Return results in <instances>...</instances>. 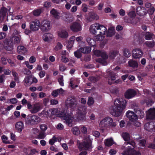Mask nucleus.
Listing matches in <instances>:
<instances>
[{"label":"nucleus","instance_id":"ea45409f","mask_svg":"<svg viewBox=\"0 0 155 155\" xmlns=\"http://www.w3.org/2000/svg\"><path fill=\"white\" fill-rule=\"evenodd\" d=\"M42 114L50 117L52 116L51 109L49 110L45 109L42 112Z\"/></svg>","mask_w":155,"mask_h":155},{"label":"nucleus","instance_id":"2eb2a0df","mask_svg":"<svg viewBox=\"0 0 155 155\" xmlns=\"http://www.w3.org/2000/svg\"><path fill=\"white\" fill-rule=\"evenodd\" d=\"M126 115L131 122H135L138 119V117L136 114L130 110H128L126 112Z\"/></svg>","mask_w":155,"mask_h":155},{"label":"nucleus","instance_id":"de8ad7c7","mask_svg":"<svg viewBox=\"0 0 155 155\" xmlns=\"http://www.w3.org/2000/svg\"><path fill=\"white\" fill-rule=\"evenodd\" d=\"M46 133L44 132H41L39 133L38 135V138L39 139H44L46 137Z\"/></svg>","mask_w":155,"mask_h":155},{"label":"nucleus","instance_id":"0eeeda50","mask_svg":"<svg viewBox=\"0 0 155 155\" xmlns=\"http://www.w3.org/2000/svg\"><path fill=\"white\" fill-rule=\"evenodd\" d=\"M128 143L132 146L133 148L131 146H128L127 148L123 152V155H141V153L139 151H136L134 149L135 146L134 142L132 141L130 143Z\"/></svg>","mask_w":155,"mask_h":155},{"label":"nucleus","instance_id":"09e8293b","mask_svg":"<svg viewBox=\"0 0 155 155\" xmlns=\"http://www.w3.org/2000/svg\"><path fill=\"white\" fill-rule=\"evenodd\" d=\"M155 9L153 7H152L150 8L147 12L150 15H152L154 12L155 11Z\"/></svg>","mask_w":155,"mask_h":155},{"label":"nucleus","instance_id":"72a5a7b5","mask_svg":"<svg viewBox=\"0 0 155 155\" xmlns=\"http://www.w3.org/2000/svg\"><path fill=\"white\" fill-rule=\"evenodd\" d=\"M124 21L125 22L130 23L132 24H136L137 22L135 21H134L133 19L130 17L129 18L127 16H125L124 18Z\"/></svg>","mask_w":155,"mask_h":155},{"label":"nucleus","instance_id":"a211bd4d","mask_svg":"<svg viewBox=\"0 0 155 155\" xmlns=\"http://www.w3.org/2000/svg\"><path fill=\"white\" fill-rule=\"evenodd\" d=\"M146 117L147 119H155V108H150L147 111Z\"/></svg>","mask_w":155,"mask_h":155},{"label":"nucleus","instance_id":"c9c22d12","mask_svg":"<svg viewBox=\"0 0 155 155\" xmlns=\"http://www.w3.org/2000/svg\"><path fill=\"white\" fill-rule=\"evenodd\" d=\"M118 52L117 51H110L109 54V57L110 59H114L116 55L117 54Z\"/></svg>","mask_w":155,"mask_h":155},{"label":"nucleus","instance_id":"f257e3e1","mask_svg":"<svg viewBox=\"0 0 155 155\" xmlns=\"http://www.w3.org/2000/svg\"><path fill=\"white\" fill-rule=\"evenodd\" d=\"M107 30V28L104 26L98 23L92 25L90 28L92 34L97 35L96 39L99 41H102L104 39V35H105Z\"/></svg>","mask_w":155,"mask_h":155},{"label":"nucleus","instance_id":"f704fd0d","mask_svg":"<svg viewBox=\"0 0 155 155\" xmlns=\"http://www.w3.org/2000/svg\"><path fill=\"white\" fill-rule=\"evenodd\" d=\"M32 79V76L31 75L26 76L23 81L24 82V85L25 86L27 85L28 84H30V82Z\"/></svg>","mask_w":155,"mask_h":155},{"label":"nucleus","instance_id":"338daca9","mask_svg":"<svg viewBox=\"0 0 155 155\" xmlns=\"http://www.w3.org/2000/svg\"><path fill=\"white\" fill-rule=\"evenodd\" d=\"M45 74V71H41L39 73L38 75L41 78L44 77Z\"/></svg>","mask_w":155,"mask_h":155},{"label":"nucleus","instance_id":"473e14b6","mask_svg":"<svg viewBox=\"0 0 155 155\" xmlns=\"http://www.w3.org/2000/svg\"><path fill=\"white\" fill-rule=\"evenodd\" d=\"M58 35L60 37L65 38L68 37V34L67 31L64 30H62L58 33Z\"/></svg>","mask_w":155,"mask_h":155},{"label":"nucleus","instance_id":"6e6d98bb","mask_svg":"<svg viewBox=\"0 0 155 155\" xmlns=\"http://www.w3.org/2000/svg\"><path fill=\"white\" fill-rule=\"evenodd\" d=\"M41 130L43 132H45L47 129V126L45 124H41L40 126Z\"/></svg>","mask_w":155,"mask_h":155},{"label":"nucleus","instance_id":"39448f33","mask_svg":"<svg viewBox=\"0 0 155 155\" xmlns=\"http://www.w3.org/2000/svg\"><path fill=\"white\" fill-rule=\"evenodd\" d=\"M41 120V118L38 116L30 114L27 116L25 119V123L29 125L33 126L39 123Z\"/></svg>","mask_w":155,"mask_h":155},{"label":"nucleus","instance_id":"9d476101","mask_svg":"<svg viewBox=\"0 0 155 155\" xmlns=\"http://www.w3.org/2000/svg\"><path fill=\"white\" fill-rule=\"evenodd\" d=\"M70 28L74 32L80 31L82 30V27L81 24L77 22L72 23L70 26Z\"/></svg>","mask_w":155,"mask_h":155},{"label":"nucleus","instance_id":"79ce46f5","mask_svg":"<svg viewBox=\"0 0 155 155\" xmlns=\"http://www.w3.org/2000/svg\"><path fill=\"white\" fill-rule=\"evenodd\" d=\"M110 91L114 94L117 95L119 94V88L116 87H112L110 89Z\"/></svg>","mask_w":155,"mask_h":155},{"label":"nucleus","instance_id":"774afa93","mask_svg":"<svg viewBox=\"0 0 155 155\" xmlns=\"http://www.w3.org/2000/svg\"><path fill=\"white\" fill-rule=\"evenodd\" d=\"M37 152V151L35 149H30L28 155H34Z\"/></svg>","mask_w":155,"mask_h":155},{"label":"nucleus","instance_id":"cd10ccee","mask_svg":"<svg viewBox=\"0 0 155 155\" xmlns=\"http://www.w3.org/2000/svg\"><path fill=\"white\" fill-rule=\"evenodd\" d=\"M53 35L49 33H46L44 34L43 36V40L45 41H49L52 39Z\"/></svg>","mask_w":155,"mask_h":155},{"label":"nucleus","instance_id":"864d4df0","mask_svg":"<svg viewBox=\"0 0 155 155\" xmlns=\"http://www.w3.org/2000/svg\"><path fill=\"white\" fill-rule=\"evenodd\" d=\"M113 31L111 29H109L107 34V36L108 37H111L114 35Z\"/></svg>","mask_w":155,"mask_h":155},{"label":"nucleus","instance_id":"3c124183","mask_svg":"<svg viewBox=\"0 0 155 155\" xmlns=\"http://www.w3.org/2000/svg\"><path fill=\"white\" fill-rule=\"evenodd\" d=\"M94 103V99L92 97H89L87 102V104L89 106L93 105Z\"/></svg>","mask_w":155,"mask_h":155},{"label":"nucleus","instance_id":"a19ab883","mask_svg":"<svg viewBox=\"0 0 155 155\" xmlns=\"http://www.w3.org/2000/svg\"><path fill=\"white\" fill-rule=\"evenodd\" d=\"M124 55L127 58H129L131 56V52L127 48H125L123 50Z\"/></svg>","mask_w":155,"mask_h":155},{"label":"nucleus","instance_id":"8fccbe9b","mask_svg":"<svg viewBox=\"0 0 155 155\" xmlns=\"http://www.w3.org/2000/svg\"><path fill=\"white\" fill-rule=\"evenodd\" d=\"M2 141L3 143L6 144H9L10 143L9 141L8 140V138L4 135H3L2 137Z\"/></svg>","mask_w":155,"mask_h":155},{"label":"nucleus","instance_id":"a878e982","mask_svg":"<svg viewBox=\"0 0 155 155\" xmlns=\"http://www.w3.org/2000/svg\"><path fill=\"white\" fill-rule=\"evenodd\" d=\"M75 39V37L74 36H72L70 38L67 46L68 49H70L71 48L73 45Z\"/></svg>","mask_w":155,"mask_h":155},{"label":"nucleus","instance_id":"4be33fe9","mask_svg":"<svg viewBox=\"0 0 155 155\" xmlns=\"http://www.w3.org/2000/svg\"><path fill=\"white\" fill-rule=\"evenodd\" d=\"M142 35L145 39L147 40H151L154 35L152 33L150 32L144 31Z\"/></svg>","mask_w":155,"mask_h":155},{"label":"nucleus","instance_id":"13d9d810","mask_svg":"<svg viewBox=\"0 0 155 155\" xmlns=\"http://www.w3.org/2000/svg\"><path fill=\"white\" fill-rule=\"evenodd\" d=\"M51 5V3L50 1H48L44 2V6L46 8H49Z\"/></svg>","mask_w":155,"mask_h":155},{"label":"nucleus","instance_id":"412c9836","mask_svg":"<svg viewBox=\"0 0 155 155\" xmlns=\"http://www.w3.org/2000/svg\"><path fill=\"white\" fill-rule=\"evenodd\" d=\"M41 108V106L40 104L37 103L33 104V108L30 111L31 113L35 114L40 111Z\"/></svg>","mask_w":155,"mask_h":155},{"label":"nucleus","instance_id":"e2e57ef3","mask_svg":"<svg viewBox=\"0 0 155 155\" xmlns=\"http://www.w3.org/2000/svg\"><path fill=\"white\" fill-rule=\"evenodd\" d=\"M61 61L64 63H66L68 61V59L64 56H62L61 58Z\"/></svg>","mask_w":155,"mask_h":155},{"label":"nucleus","instance_id":"5fc2aeb1","mask_svg":"<svg viewBox=\"0 0 155 155\" xmlns=\"http://www.w3.org/2000/svg\"><path fill=\"white\" fill-rule=\"evenodd\" d=\"M41 11L40 9H37L34 11L33 15L36 16H38L41 14Z\"/></svg>","mask_w":155,"mask_h":155},{"label":"nucleus","instance_id":"ddd939ff","mask_svg":"<svg viewBox=\"0 0 155 155\" xmlns=\"http://www.w3.org/2000/svg\"><path fill=\"white\" fill-rule=\"evenodd\" d=\"M144 128L151 132H155V122L151 121L146 123L144 125Z\"/></svg>","mask_w":155,"mask_h":155},{"label":"nucleus","instance_id":"e433bc0d","mask_svg":"<svg viewBox=\"0 0 155 155\" xmlns=\"http://www.w3.org/2000/svg\"><path fill=\"white\" fill-rule=\"evenodd\" d=\"M50 14L55 18H58L59 16V13L54 8H53L50 11Z\"/></svg>","mask_w":155,"mask_h":155},{"label":"nucleus","instance_id":"aec40b11","mask_svg":"<svg viewBox=\"0 0 155 155\" xmlns=\"http://www.w3.org/2000/svg\"><path fill=\"white\" fill-rule=\"evenodd\" d=\"M24 124L22 121L17 122L15 124L16 130L18 132L20 133L24 128Z\"/></svg>","mask_w":155,"mask_h":155},{"label":"nucleus","instance_id":"680f3d73","mask_svg":"<svg viewBox=\"0 0 155 155\" xmlns=\"http://www.w3.org/2000/svg\"><path fill=\"white\" fill-rule=\"evenodd\" d=\"M81 8L83 11L84 12H87V6L85 4H82L81 7Z\"/></svg>","mask_w":155,"mask_h":155},{"label":"nucleus","instance_id":"9b49d317","mask_svg":"<svg viewBox=\"0 0 155 155\" xmlns=\"http://www.w3.org/2000/svg\"><path fill=\"white\" fill-rule=\"evenodd\" d=\"M51 28L50 22L47 20H44L41 24V29L42 32H46Z\"/></svg>","mask_w":155,"mask_h":155},{"label":"nucleus","instance_id":"4468645a","mask_svg":"<svg viewBox=\"0 0 155 155\" xmlns=\"http://www.w3.org/2000/svg\"><path fill=\"white\" fill-rule=\"evenodd\" d=\"M40 23L38 20H35L31 22L30 24V29L32 31H37L39 29Z\"/></svg>","mask_w":155,"mask_h":155},{"label":"nucleus","instance_id":"f03ea898","mask_svg":"<svg viewBox=\"0 0 155 155\" xmlns=\"http://www.w3.org/2000/svg\"><path fill=\"white\" fill-rule=\"evenodd\" d=\"M126 101L122 98H117L114 101L115 106L113 107L112 115L115 117L120 116L122 111L125 108Z\"/></svg>","mask_w":155,"mask_h":155},{"label":"nucleus","instance_id":"423d86ee","mask_svg":"<svg viewBox=\"0 0 155 155\" xmlns=\"http://www.w3.org/2000/svg\"><path fill=\"white\" fill-rule=\"evenodd\" d=\"M94 54L97 56L101 57V58H99L97 59V62L104 64L107 63L106 60L108 58V55L105 52L100 50H96L94 51Z\"/></svg>","mask_w":155,"mask_h":155},{"label":"nucleus","instance_id":"052dcab7","mask_svg":"<svg viewBox=\"0 0 155 155\" xmlns=\"http://www.w3.org/2000/svg\"><path fill=\"white\" fill-rule=\"evenodd\" d=\"M67 16L66 17V21L67 22H70L73 21V18L70 15H67Z\"/></svg>","mask_w":155,"mask_h":155},{"label":"nucleus","instance_id":"f8f14e48","mask_svg":"<svg viewBox=\"0 0 155 155\" xmlns=\"http://www.w3.org/2000/svg\"><path fill=\"white\" fill-rule=\"evenodd\" d=\"M82 148L86 150L91 151L92 148V141L90 139H89L86 141H84L81 144Z\"/></svg>","mask_w":155,"mask_h":155},{"label":"nucleus","instance_id":"dca6fc26","mask_svg":"<svg viewBox=\"0 0 155 155\" xmlns=\"http://www.w3.org/2000/svg\"><path fill=\"white\" fill-rule=\"evenodd\" d=\"M143 54L142 51L140 48L134 49L132 51V57L134 59L139 58H141Z\"/></svg>","mask_w":155,"mask_h":155},{"label":"nucleus","instance_id":"603ef678","mask_svg":"<svg viewBox=\"0 0 155 155\" xmlns=\"http://www.w3.org/2000/svg\"><path fill=\"white\" fill-rule=\"evenodd\" d=\"M89 15L90 18L93 19L97 20L98 18V17L96 14L94 13H90Z\"/></svg>","mask_w":155,"mask_h":155},{"label":"nucleus","instance_id":"6ab92c4d","mask_svg":"<svg viewBox=\"0 0 155 155\" xmlns=\"http://www.w3.org/2000/svg\"><path fill=\"white\" fill-rule=\"evenodd\" d=\"M137 14L139 16H143L147 14L145 8L142 6H139L136 9Z\"/></svg>","mask_w":155,"mask_h":155},{"label":"nucleus","instance_id":"20e7f679","mask_svg":"<svg viewBox=\"0 0 155 155\" xmlns=\"http://www.w3.org/2000/svg\"><path fill=\"white\" fill-rule=\"evenodd\" d=\"M116 125V122L113 121L112 118L107 117L100 121L99 126L101 130L104 131L107 128L115 127Z\"/></svg>","mask_w":155,"mask_h":155},{"label":"nucleus","instance_id":"0e129e2a","mask_svg":"<svg viewBox=\"0 0 155 155\" xmlns=\"http://www.w3.org/2000/svg\"><path fill=\"white\" fill-rule=\"evenodd\" d=\"M66 69V67H65L64 65L61 64L59 66V70L60 71L63 72L65 71Z\"/></svg>","mask_w":155,"mask_h":155},{"label":"nucleus","instance_id":"37998d69","mask_svg":"<svg viewBox=\"0 0 155 155\" xmlns=\"http://www.w3.org/2000/svg\"><path fill=\"white\" fill-rule=\"evenodd\" d=\"M122 137L125 141H127L130 139V135L127 132L123 133Z\"/></svg>","mask_w":155,"mask_h":155},{"label":"nucleus","instance_id":"bb28decb","mask_svg":"<svg viewBox=\"0 0 155 155\" xmlns=\"http://www.w3.org/2000/svg\"><path fill=\"white\" fill-rule=\"evenodd\" d=\"M129 66L133 68H137L138 67V64L137 61L132 60H129L128 62Z\"/></svg>","mask_w":155,"mask_h":155},{"label":"nucleus","instance_id":"7ed1b4c3","mask_svg":"<svg viewBox=\"0 0 155 155\" xmlns=\"http://www.w3.org/2000/svg\"><path fill=\"white\" fill-rule=\"evenodd\" d=\"M58 116L64 120L66 124L70 127L73 126V121L74 119L73 116V114L71 112H68L67 111L63 110L60 111L58 114Z\"/></svg>","mask_w":155,"mask_h":155},{"label":"nucleus","instance_id":"393cba45","mask_svg":"<svg viewBox=\"0 0 155 155\" xmlns=\"http://www.w3.org/2000/svg\"><path fill=\"white\" fill-rule=\"evenodd\" d=\"M17 51L19 54H27V48L24 46L20 45L17 47Z\"/></svg>","mask_w":155,"mask_h":155},{"label":"nucleus","instance_id":"6e6552de","mask_svg":"<svg viewBox=\"0 0 155 155\" xmlns=\"http://www.w3.org/2000/svg\"><path fill=\"white\" fill-rule=\"evenodd\" d=\"M87 109V108L84 106H81L78 107L76 112V116L78 119L83 120L85 119Z\"/></svg>","mask_w":155,"mask_h":155},{"label":"nucleus","instance_id":"69168bd1","mask_svg":"<svg viewBox=\"0 0 155 155\" xmlns=\"http://www.w3.org/2000/svg\"><path fill=\"white\" fill-rule=\"evenodd\" d=\"M89 80L92 82L95 83L97 81V79L96 77L92 76L89 78Z\"/></svg>","mask_w":155,"mask_h":155},{"label":"nucleus","instance_id":"c756f323","mask_svg":"<svg viewBox=\"0 0 155 155\" xmlns=\"http://www.w3.org/2000/svg\"><path fill=\"white\" fill-rule=\"evenodd\" d=\"M135 112L137 114V116L140 118H142L144 117V112L142 110L138 108L137 109H134Z\"/></svg>","mask_w":155,"mask_h":155},{"label":"nucleus","instance_id":"5701e85b","mask_svg":"<svg viewBox=\"0 0 155 155\" xmlns=\"http://www.w3.org/2000/svg\"><path fill=\"white\" fill-rule=\"evenodd\" d=\"M10 9V8L9 10H8L6 7L2 6L0 9V15L3 18H4L7 15L8 16V12Z\"/></svg>","mask_w":155,"mask_h":155},{"label":"nucleus","instance_id":"b1692460","mask_svg":"<svg viewBox=\"0 0 155 155\" xmlns=\"http://www.w3.org/2000/svg\"><path fill=\"white\" fill-rule=\"evenodd\" d=\"M127 13L131 18L133 19L134 21H136L137 23L139 21V19L137 17H135L136 14L134 11H131L129 12H127Z\"/></svg>","mask_w":155,"mask_h":155},{"label":"nucleus","instance_id":"bf43d9fd","mask_svg":"<svg viewBox=\"0 0 155 155\" xmlns=\"http://www.w3.org/2000/svg\"><path fill=\"white\" fill-rule=\"evenodd\" d=\"M109 76H110L111 81H114L116 79L115 75L110 72L109 74Z\"/></svg>","mask_w":155,"mask_h":155},{"label":"nucleus","instance_id":"7c9ffc66","mask_svg":"<svg viewBox=\"0 0 155 155\" xmlns=\"http://www.w3.org/2000/svg\"><path fill=\"white\" fill-rule=\"evenodd\" d=\"M86 41L91 46H95L96 44V41L92 38L88 37L86 39Z\"/></svg>","mask_w":155,"mask_h":155},{"label":"nucleus","instance_id":"4c0bfd02","mask_svg":"<svg viewBox=\"0 0 155 155\" xmlns=\"http://www.w3.org/2000/svg\"><path fill=\"white\" fill-rule=\"evenodd\" d=\"M114 143V141L112 138L107 139L105 142V145L106 146L110 147L112 146Z\"/></svg>","mask_w":155,"mask_h":155},{"label":"nucleus","instance_id":"49530a36","mask_svg":"<svg viewBox=\"0 0 155 155\" xmlns=\"http://www.w3.org/2000/svg\"><path fill=\"white\" fill-rule=\"evenodd\" d=\"M63 45L62 44L59 42L57 43L56 45L55 46L54 49L55 51H58L62 49Z\"/></svg>","mask_w":155,"mask_h":155},{"label":"nucleus","instance_id":"a18cd8bd","mask_svg":"<svg viewBox=\"0 0 155 155\" xmlns=\"http://www.w3.org/2000/svg\"><path fill=\"white\" fill-rule=\"evenodd\" d=\"M72 131L73 134L75 135H78L79 134L80 131L78 128L75 127H74L72 129Z\"/></svg>","mask_w":155,"mask_h":155},{"label":"nucleus","instance_id":"2f4dec72","mask_svg":"<svg viewBox=\"0 0 155 155\" xmlns=\"http://www.w3.org/2000/svg\"><path fill=\"white\" fill-rule=\"evenodd\" d=\"M80 50H81V52L83 53H89L91 51V48L90 47L86 46L81 47L80 48Z\"/></svg>","mask_w":155,"mask_h":155},{"label":"nucleus","instance_id":"1a4fd4ad","mask_svg":"<svg viewBox=\"0 0 155 155\" xmlns=\"http://www.w3.org/2000/svg\"><path fill=\"white\" fill-rule=\"evenodd\" d=\"M66 106L71 109L76 107L77 102L74 97L72 96L68 97L65 102Z\"/></svg>","mask_w":155,"mask_h":155},{"label":"nucleus","instance_id":"c85d7f7f","mask_svg":"<svg viewBox=\"0 0 155 155\" xmlns=\"http://www.w3.org/2000/svg\"><path fill=\"white\" fill-rule=\"evenodd\" d=\"M144 45L149 48H153L155 46V41L153 40L150 41H146L144 43Z\"/></svg>","mask_w":155,"mask_h":155},{"label":"nucleus","instance_id":"f3484780","mask_svg":"<svg viewBox=\"0 0 155 155\" xmlns=\"http://www.w3.org/2000/svg\"><path fill=\"white\" fill-rule=\"evenodd\" d=\"M137 94L135 90L133 89H129L127 90L124 94V96L126 98L130 99L134 97Z\"/></svg>","mask_w":155,"mask_h":155},{"label":"nucleus","instance_id":"58836bf2","mask_svg":"<svg viewBox=\"0 0 155 155\" xmlns=\"http://www.w3.org/2000/svg\"><path fill=\"white\" fill-rule=\"evenodd\" d=\"M81 50L78 49L75 51L74 52V54L75 57L78 59L82 57V53Z\"/></svg>","mask_w":155,"mask_h":155},{"label":"nucleus","instance_id":"c03bdc74","mask_svg":"<svg viewBox=\"0 0 155 155\" xmlns=\"http://www.w3.org/2000/svg\"><path fill=\"white\" fill-rule=\"evenodd\" d=\"M144 101L148 107L151 106L154 103V101L153 100L148 98L145 99Z\"/></svg>","mask_w":155,"mask_h":155},{"label":"nucleus","instance_id":"4d7b16f0","mask_svg":"<svg viewBox=\"0 0 155 155\" xmlns=\"http://www.w3.org/2000/svg\"><path fill=\"white\" fill-rule=\"evenodd\" d=\"M63 81V76H62L61 77L58 78V82L60 85L62 86H64Z\"/></svg>","mask_w":155,"mask_h":155}]
</instances>
